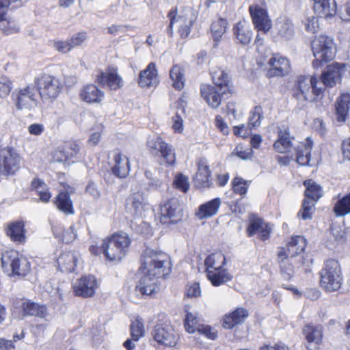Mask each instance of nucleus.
<instances>
[{"instance_id": "1", "label": "nucleus", "mask_w": 350, "mask_h": 350, "mask_svg": "<svg viewBox=\"0 0 350 350\" xmlns=\"http://www.w3.org/2000/svg\"><path fill=\"white\" fill-rule=\"evenodd\" d=\"M312 49L315 57L312 62L315 69L323 68L320 80L314 77L299 76L293 88V96L298 100L312 102L321 99L323 91L328 85V42L327 37L321 35L312 42Z\"/></svg>"}, {"instance_id": "2", "label": "nucleus", "mask_w": 350, "mask_h": 350, "mask_svg": "<svg viewBox=\"0 0 350 350\" xmlns=\"http://www.w3.org/2000/svg\"><path fill=\"white\" fill-rule=\"evenodd\" d=\"M141 269L154 277L164 278L171 271L170 256L165 252L147 248L142 254Z\"/></svg>"}, {"instance_id": "3", "label": "nucleus", "mask_w": 350, "mask_h": 350, "mask_svg": "<svg viewBox=\"0 0 350 350\" xmlns=\"http://www.w3.org/2000/svg\"><path fill=\"white\" fill-rule=\"evenodd\" d=\"M304 185L306 187L305 198L297 217L307 220L312 219L315 204L322 197L323 191L321 187L311 179L305 180Z\"/></svg>"}, {"instance_id": "4", "label": "nucleus", "mask_w": 350, "mask_h": 350, "mask_svg": "<svg viewBox=\"0 0 350 350\" xmlns=\"http://www.w3.org/2000/svg\"><path fill=\"white\" fill-rule=\"evenodd\" d=\"M36 90L43 100L55 99L63 88L60 80L51 75L41 73L34 79Z\"/></svg>"}, {"instance_id": "5", "label": "nucleus", "mask_w": 350, "mask_h": 350, "mask_svg": "<svg viewBox=\"0 0 350 350\" xmlns=\"http://www.w3.org/2000/svg\"><path fill=\"white\" fill-rule=\"evenodd\" d=\"M130 244L131 239L126 233H116L106 239L103 254L110 261L120 260L125 256Z\"/></svg>"}, {"instance_id": "6", "label": "nucleus", "mask_w": 350, "mask_h": 350, "mask_svg": "<svg viewBox=\"0 0 350 350\" xmlns=\"http://www.w3.org/2000/svg\"><path fill=\"white\" fill-rule=\"evenodd\" d=\"M21 157L11 148L0 151V178L14 175L20 168Z\"/></svg>"}, {"instance_id": "7", "label": "nucleus", "mask_w": 350, "mask_h": 350, "mask_svg": "<svg viewBox=\"0 0 350 350\" xmlns=\"http://www.w3.org/2000/svg\"><path fill=\"white\" fill-rule=\"evenodd\" d=\"M230 88L223 86L218 88L208 84H202L200 87V93L202 98L212 108H217L222 100L226 99L230 94Z\"/></svg>"}, {"instance_id": "8", "label": "nucleus", "mask_w": 350, "mask_h": 350, "mask_svg": "<svg viewBox=\"0 0 350 350\" xmlns=\"http://www.w3.org/2000/svg\"><path fill=\"white\" fill-rule=\"evenodd\" d=\"M160 221L162 224H176L183 217V209L176 198H171L161 205Z\"/></svg>"}, {"instance_id": "9", "label": "nucleus", "mask_w": 350, "mask_h": 350, "mask_svg": "<svg viewBox=\"0 0 350 350\" xmlns=\"http://www.w3.org/2000/svg\"><path fill=\"white\" fill-rule=\"evenodd\" d=\"M152 338L159 345L174 347L176 344L177 336L174 329L169 325L157 324L152 331Z\"/></svg>"}, {"instance_id": "10", "label": "nucleus", "mask_w": 350, "mask_h": 350, "mask_svg": "<svg viewBox=\"0 0 350 350\" xmlns=\"http://www.w3.org/2000/svg\"><path fill=\"white\" fill-rule=\"evenodd\" d=\"M148 146L152 153L160 152L164 161L170 165L176 163V154L174 149L165 142L161 137H157L148 141Z\"/></svg>"}, {"instance_id": "11", "label": "nucleus", "mask_w": 350, "mask_h": 350, "mask_svg": "<svg viewBox=\"0 0 350 350\" xmlns=\"http://www.w3.org/2000/svg\"><path fill=\"white\" fill-rule=\"evenodd\" d=\"M249 11L255 28L264 33L267 32L271 27V21L265 9L258 5H250Z\"/></svg>"}, {"instance_id": "12", "label": "nucleus", "mask_w": 350, "mask_h": 350, "mask_svg": "<svg viewBox=\"0 0 350 350\" xmlns=\"http://www.w3.org/2000/svg\"><path fill=\"white\" fill-rule=\"evenodd\" d=\"M97 288L96 280L92 275L81 277L73 286L75 295L83 297H92Z\"/></svg>"}, {"instance_id": "13", "label": "nucleus", "mask_w": 350, "mask_h": 350, "mask_svg": "<svg viewBox=\"0 0 350 350\" xmlns=\"http://www.w3.org/2000/svg\"><path fill=\"white\" fill-rule=\"evenodd\" d=\"M126 208L131 214L142 216V213L149 208V204L141 192L131 194L126 200Z\"/></svg>"}, {"instance_id": "14", "label": "nucleus", "mask_w": 350, "mask_h": 350, "mask_svg": "<svg viewBox=\"0 0 350 350\" xmlns=\"http://www.w3.org/2000/svg\"><path fill=\"white\" fill-rule=\"evenodd\" d=\"M34 87L28 85L21 89L17 94L16 106L18 109H30L36 105V92Z\"/></svg>"}, {"instance_id": "15", "label": "nucleus", "mask_w": 350, "mask_h": 350, "mask_svg": "<svg viewBox=\"0 0 350 350\" xmlns=\"http://www.w3.org/2000/svg\"><path fill=\"white\" fill-rule=\"evenodd\" d=\"M268 64L269 66L268 75L270 77L284 76L289 72L291 68L289 61L278 54L270 58Z\"/></svg>"}, {"instance_id": "16", "label": "nucleus", "mask_w": 350, "mask_h": 350, "mask_svg": "<svg viewBox=\"0 0 350 350\" xmlns=\"http://www.w3.org/2000/svg\"><path fill=\"white\" fill-rule=\"evenodd\" d=\"M198 188H209L212 185L211 171L206 159H200L198 163V172L194 178Z\"/></svg>"}, {"instance_id": "17", "label": "nucleus", "mask_w": 350, "mask_h": 350, "mask_svg": "<svg viewBox=\"0 0 350 350\" xmlns=\"http://www.w3.org/2000/svg\"><path fill=\"white\" fill-rule=\"evenodd\" d=\"M138 83L142 88H150L159 83L156 64L150 62L139 75Z\"/></svg>"}, {"instance_id": "18", "label": "nucleus", "mask_w": 350, "mask_h": 350, "mask_svg": "<svg viewBox=\"0 0 350 350\" xmlns=\"http://www.w3.org/2000/svg\"><path fill=\"white\" fill-rule=\"evenodd\" d=\"M295 139L288 129L280 130L278 139L273 144V148L279 153L289 152L293 148H295Z\"/></svg>"}, {"instance_id": "19", "label": "nucleus", "mask_w": 350, "mask_h": 350, "mask_svg": "<svg viewBox=\"0 0 350 350\" xmlns=\"http://www.w3.org/2000/svg\"><path fill=\"white\" fill-rule=\"evenodd\" d=\"M312 141L308 137L304 142L295 139V152L297 162L301 165H307L310 159Z\"/></svg>"}, {"instance_id": "20", "label": "nucleus", "mask_w": 350, "mask_h": 350, "mask_svg": "<svg viewBox=\"0 0 350 350\" xmlns=\"http://www.w3.org/2000/svg\"><path fill=\"white\" fill-rule=\"evenodd\" d=\"M8 4L9 0H0V30L7 35L19 31L18 25L14 20L5 17Z\"/></svg>"}, {"instance_id": "21", "label": "nucleus", "mask_w": 350, "mask_h": 350, "mask_svg": "<svg viewBox=\"0 0 350 350\" xmlns=\"http://www.w3.org/2000/svg\"><path fill=\"white\" fill-rule=\"evenodd\" d=\"M143 272L144 275L139 280L135 291L142 296L152 295L158 289L157 279L159 278L150 275L146 273L145 271H143Z\"/></svg>"}, {"instance_id": "22", "label": "nucleus", "mask_w": 350, "mask_h": 350, "mask_svg": "<svg viewBox=\"0 0 350 350\" xmlns=\"http://www.w3.org/2000/svg\"><path fill=\"white\" fill-rule=\"evenodd\" d=\"M97 83L102 85H107L111 90H116L122 85V80L116 70H109L104 72H100L97 75Z\"/></svg>"}, {"instance_id": "23", "label": "nucleus", "mask_w": 350, "mask_h": 350, "mask_svg": "<svg viewBox=\"0 0 350 350\" xmlns=\"http://www.w3.org/2000/svg\"><path fill=\"white\" fill-rule=\"evenodd\" d=\"M350 109V94H342L336 100L335 104L336 120L340 124L344 123L349 116Z\"/></svg>"}, {"instance_id": "24", "label": "nucleus", "mask_w": 350, "mask_h": 350, "mask_svg": "<svg viewBox=\"0 0 350 350\" xmlns=\"http://www.w3.org/2000/svg\"><path fill=\"white\" fill-rule=\"evenodd\" d=\"M79 96L88 103H99L103 100L105 94L96 85L90 84L81 90Z\"/></svg>"}, {"instance_id": "25", "label": "nucleus", "mask_w": 350, "mask_h": 350, "mask_svg": "<svg viewBox=\"0 0 350 350\" xmlns=\"http://www.w3.org/2000/svg\"><path fill=\"white\" fill-rule=\"evenodd\" d=\"M343 278L338 261L329 259V292L339 291Z\"/></svg>"}, {"instance_id": "26", "label": "nucleus", "mask_w": 350, "mask_h": 350, "mask_svg": "<svg viewBox=\"0 0 350 350\" xmlns=\"http://www.w3.org/2000/svg\"><path fill=\"white\" fill-rule=\"evenodd\" d=\"M248 314V311L246 309L237 308L233 312L224 316L223 326L226 329H232L237 325L243 323Z\"/></svg>"}, {"instance_id": "27", "label": "nucleus", "mask_w": 350, "mask_h": 350, "mask_svg": "<svg viewBox=\"0 0 350 350\" xmlns=\"http://www.w3.org/2000/svg\"><path fill=\"white\" fill-rule=\"evenodd\" d=\"M115 165L112 167V173L117 177L122 178L129 175L130 172L129 161L127 157L117 152L113 156Z\"/></svg>"}, {"instance_id": "28", "label": "nucleus", "mask_w": 350, "mask_h": 350, "mask_svg": "<svg viewBox=\"0 0 350 350\" xmlns=\"http://www.w3.org/2000/svg\"><path fill=\"white\" fill-rule=\"evenodd\" d=\"M78 260L77 255L69 251L62 254L57 259L58 269L62 272L71 273L75 271Z\"/></svg>"}, {"instance_id": "29", "label": "nucleus", "mask_w": 350, "mask_h": 350, "mask_svg": "<svg viewBox=\"0 0 350 350\" xmlns=\"http://www.w3.org/2000/svg\"><path fill=\"white\" fill-rule=\"evenodd\" d=\"M220 205V198H214L208 202L201 204L196 213V216L200 219L211 217L217 213Z\"/></svg>"}, {"instance_id": "30", "label": "nucleus", "mask_w": 350, "mask_h": 350, "mask_svg": "<svg viewBox=\"0 0 350 350\" xmlns=\"http://www.w3.org/2000/svg\"><path fill=\"white\" fill-rule=\"evenodd\" d=\"M206 275L211 284L215 286H220L232 279L231 275L223 268L210 269L206 271Z\"/></svg>"}, {"instance_id": "31", "label": "nucleus", "mask_w": 350, "mask_h": 350, "mask_svg": "<svg viewBox=\"0 0 350 350\" xmlns=\"http://www.w3.org/2000/svg\"><path fill=\"white\" fill-rule=\"evenodd\" d=\"M55 204L59 211L66 215L75 213L73 203L68 192H61L56 197Z\"/></svg>"}, {"instance_id": "32", "label": "nucleus", "mask_w": 350, "mask_h": 350, "mask_svg": "<svg viewBox=\"0 0 350 350\" xmlns=\"http://www.w3.org/2000/svg\"><path fill=\"white\" fill-rule=\"evenodd\" d=\"M20 254L15 250H12L5 251L2 253L1 261V267L3 271L9 276H10L11 271L15 267L16 263L18 260Z\"/></svg>"}, {"instance_id": "33", "label": "nucleus", "mask_w": 350, "mask_h": 350, "mask_svg": "<svg viewBox=\"0 0 350 350\" xmlns=\"http://www.w3.org/2000/svg\"><path fill=\"white\" fill-rule=\"evenodd\" d=\"M228 25L227 20L223 18H219L212 23L211 32L215 42V46H217L222 36L226 33Z\"/></svg>"}, {"instance_id": "34", "label": "nucleus", "mask_w": 350, "mask_h": 350, "mask_svg": "<svg viewBox=\"0 0 350 350\" xmlns=\"http://www.w3.org/2000/svg\"><path fill=\"white\" fill-rule=\"evenodd\" d=\"M25 225L23 221H15L8 226L7 234L12 241L18 243H24L25 241Z\"/></svg>"}, {"instance_id": "35", "label": "nucleus", "mask_w": 350, "mask_h": 350, "mask_svg": "<svg viewBox=\"0 0 350 350\" xmlns=\"http://www.w3.org/2000/svg\"><path fill=\"white\" fill-rule=\"evenodd\" d=\"M22 307L24 315L36 316L42 319H45L48 315L46 307L44 305L26 301L23 303Z\"/></svg>"}, {"instance_id": "36", "label": "nucleus", "mask_w": 350, "mask_h": 350, "mask_svg": "<svg viewBox=\"0 0 350 350\" xmlns=\"http://www.w3.org/2000/svg\"><path fill=\"white\" fill-rule=\"evenodd\" d=\"M306 246V240L301 236L293 237L288 243V252L291 255V258L295 257L303 252Z\"/></svg>"}, {"instance_id": "37", "label": "nucleus", "mask_w": 350, "mask_h": 350, "mask_svg": "<svg viewBox=\"0 0 350 350\" xmlns=\"http://www.w3.org/2000/svg\"><path fill=\"white\" fill-rule=\"evenodd\" d=\"M226 264V257L221 252L213 253L208 256L205 260L206 271L210 269L223 268Z\"/></svg>"}, {"instance_id": "38", "label": "nucleus", "mask_w": 350, "mask_h": 350, "mask_svg": "<svg viewBox=\"0 0 350 350\" xmlns=\"http://www.w3.org/2000/svg\"><path fill=\"white\" fill-rule=\"evenodd\" d=\"M234 34L237 40L242 44L245 45L250 43L252 32L248 27H245L243 23H238L233 28Z\"/></svg>"}, {"instance_id": "39", "label": "nucleus", "mask_w": 350, "mask_h": 350, "mask_svg": "<svg viewBox=\"0 0 350 350\" xmlns=\"http://www.w3.org/2000/svg\"><path fill=\"white\" fill-rule=\"evenodd\" d=\"M303 333L309 343L318 344L321 341L322 329L321 326L308 325L304 328Z\"/></svg>"}, {"instance_id": "40", "label": "nucleus", "mask_w": 350, "mask_h": 350, "mask_svg": "<svg viewBox=\"0 0 350 350\" xmlns=\"http://www.w3.org/2000/svg\"><path fill=\"white\" fill-rule=\"evenodd\" d=\"M170 78L173 81V87L178 90L183 88L185 78L183 69L178 65L174 66L170 70Z\"/></svg>"}, {"instance_id": "41", "label": "nucleus", "mask_w": 350, "mask_h": 350, "mask_svg": "<svg viewBox=\"0 0 350 350\" xmlns=\"http://www.w3.org/2000/svg\"><path fill=\"white\" fill-rule=\"evenodd\" d=\"M12 269L14 270L11 271L10 276H25L30 271V263L25 257L20 255L16 263L15 267H14Z\"/></svg>"}, {"instance_id": "42", "label": "nucleus", "mask_w": 350, "mask_h": 350, "mask_svg": "<svg viewBox=\"0 0 350 350\" xmlns=\"http://www.w3.org/2000/svg\"><path fill=\"white\" fill-rule=\"evenodd\" d=\"M334 211L336 216H345L350 213V193L336 203Z\"/></svg>"}, {"instance_id": "43", "label": "nucleus", "mask_w": 350, "mask_h": 350, "mask_svg": "<svg viewBox=\"0 0 350 350\" xmlns=\"http://www.w3.org/2000/svg\"><path fill=\"white\" fill-rule=\"evenodd\" d=\"M344 67L341 64L334 62L329 64V88L340 82Z\"/></svg>"}, {"instance_id": "44", "label": "nucleus", "mask_w": 350, "mask_h": 350, "mask_svg": "<svg viewBox=\"0 0 350 350\" xmlns=\"http://www.w3.org/2000/svg\"><path fill=\"white\" fill-rule=\"evenodd\" d=\"M214 86L221 88L223 86L229 88V76L224 70L218 69L211 73Z\"/></svg>"}, {"instance_id": "45", "label": "nucleus", "mask_w": 350, "mask_h": 350, "mask_svg": "<svg viewBox=\"0 0 350 350\" xmlns=\"http://www.w3.org/2000/svg\"><path fill=\"white\" fill-rule=\"evenodd\" d=\"M144 326L143 321L140 318H137L131 324V334L132 339L135 341H137L139 338L144 335Z\"/></svg>"}, {"instance_id": "46", "label": "nucleus", "mask_w": 350, "mask_h": 350, "mask_svg": "<svg viewBox=\"0 0 350 350\" xmlns=\"http://www.w3.org/2000/svg\"><path fill=\"white\" fill-rule=\"evenodd\" d=\"M250 181H247L241 177H235L232 180V189L234 193L241 196L245 195L247 191V188Z\"/></svg>"}, {"instance_id": "47", "label": "nucleus", "mask_w": 350, "mask_h": 350, "mask_svg": "<svg viewBox=\"0 0 350 350\" xmlns=\"http://www.w3.org/2000/svg\"><path fill=\"white\" fill-rule=\"evenodd\" d=\"M314 10L321 18L328 17V0H313Z\"/></svg>"}, {"instance_id": "48", "label": "nucleus", "mask_w": 350, "mask_h": 350, "mask_svg": "<svg viewBox=\"0 0 350 350\" xmlns=\"http://www.w3.org/2000/svg\"><path fill=\"white\" fill-rule=\"evenodd\" d=\"M278 29L280 36L286 39H290L293 35V25L289 20H284L283 22H281Z\"/></svg>"}, {"instance_id": "49", "label": "nucleus", "mask_w": 350, "mask_h": 350, "mask_svg": "<svg viewBox=\"0 0 350 350\" xmlns=\"http://www.w3.org/2000/svg\"><path fill=\"white\" fill-rule=\"evenodd\" d=\"M12 81L8 77L3 76L0 78V98H6L12 89Z\"/></svg>"}, {"instance_id": "50", "label": "nucleus", "mask_w": 350, "mask_h": 350, "mask_svg": "<svg viewBox=\"0 0 350 350\" xmlns=\"http://www.w3.org/2000/svg\"><path fill=\"white\" fill-rule=\"evenodd\" d=\"M263 118V111L260 106H256L251 112L250 117V125L252 127L258 126Z\"/></svg>"}, {"instance_id": "51", "label": "nucleus", "mask_w": 350, "mask_h": 350, "mask_svg": "<svg viewBox=\"0 0 350 350\" xmlns=\"http://www.w3.org/2000/svg\"><path fill=\"white\" fill-rule=\"evenodd\" d=\"M185 327L189 333H194L200 326L196 317L192 313H187L185 319Z\"/></svg>"}, {"instance_id": "52", "label": "nucleus", "mask_w": 350, "mask_h": 350, "mask_svg": "<svg viewBox=\"0 0 350 350\" xmlns=\"http://www.w3.org/2000/svg\"><path fill=\"white\" fill-rule=\"evenodd\" d=\"M265 223L260 218L256 217L250 220V225L247 228V235L252 237L263 227Z\"/></svg>"}, {"instance_id": "53", "label": "nucleus", "mask_w": 350, "mask_h": 350, "mask_svg": "<svg viewBox=\"0 0 350 350\" xmlns=\"http://www.w3.org/2000/svg\"><path fill=\"white\" fill-rule=\"evenodd\" d=\"M174 184L176 187L184 193H186L189 187L188 178L182 174H179L175 177Z\"/></svg>"}, {"instance_id": "54", "label": "nucleus", "mask_w": 350, "mask_h": 350, "mask_svg": "<svg viewBox=\"0 0 350 350\" xmlns=\"http://www.w3.org/2000/svg\"><path fill=\"white\" fill-rule=\"evenodd\" d=\"M70 159L65 148L59 147L52 153V160L54 162H64Z\"/></svg>"}, {"instance_id": "55", "label": "nucleus", "mask_w": 350, "mask_h": 350, "mask_svg": "<svg viewBox=\"0 0 350 350\" xmlns=\"http://www.w3.org/2000/svg\"><path fill=\"white\" fill-rule=\"evenodd\" d=\"M86 32L81 31L74 34L68 40L72 49L79 46L86 40Z\"/></svg>"}, {"instance_id": "56", "label": "nucleus", "mask_w": 350, "mask_h": 350, "mask_svg": "<svg viewBox=\"0 0 350 350\" xmlns=\"http://www.w3.org/2000/svg\"><path fill=\"white\" fill-rule=\"evenodd\" d=\"M281 273L286 280H290L293 275V265L289 261L280 263Z\"/></svg>"}, {"instance_id": "57", "label": "nucleus", "mask_w": 350, "mask_h": 350, "mask_svg": "<svg viewBox=\"0 0 350 350\" xmlns=\"http://www.w3.org/2000/svg\"><path fill=\"white\" fill-rule=\"evenodd\" d=\"M64 146L65 150H66L70 159L76 156L80 150V147H79V144H77L76 142H66V143H65Z\"/></svg>"}, {"instance_id": "58", "label": "nucleus", "mask_w": 350, "mask_h": 350, "mask_svg": "<svg viewBox=\"0 0 350 350\" xmlns=\"http://www.w3.org/2000/svg\"><path fill=\"white\" fill-rule=\"evenodd\" d=\"M85 192L95 200L100 197V191L98 189L96 185L92 181L88 183L85 188Z\"/></svg>"}, {"instance_id": "59", "label": "nucleus", "mask_w": 350, "mask_h": 350, "mask_svg": "<svg viewBox=\"0 0 350 350\" xmlns=\"http://www.w3.org/2000/svg\"><path fill=\"white\" fill-rule=\"evenodd\" d=\"M31 187L33 189L36 190L37 194L49 190L47 185L40 179H34L31 182Z\"/></svg>"}, {"instance_id": "60", "label": "nucleus", "mask_w": 350, "mask_h": 350, "mask_svg": "<svg viewBox=\"0 0 350 350\" xmlns=\"http://www.w3.org/2000/svg\"><path fill=\"white\" fill-rule=\"evenodd\" d=\"M201 293L200 284L198 283H193L188 286L186 291V295L188 297H197Z\"/></svg>"}, {"instance_id": "61", "label": "nucleus", "mask_w": 350, "mask_h": 350, "mask_svg": "<svg viewBox=\"0 0 350 350\" xmlns=\"http://www.w3.org/2000/svg\"><path fill=\"white\" fill-rule=\"evenodd\" d=\"M277 256V261L278 264L289 261V258L291 257V255L288 252V247L286 249L284 247H280Z\"/></svg>"}, {"instance_id": "62", "label": "nucleus", "mask_w": 350, "mask_h": 350, "mask_svg": "<svg viewBox=\"0 0 350 350\" xmlns=\"http://www.w3.org/2000/svg\"><path fill=\"white\" fill-rule=\"evenodd\" d=\"M198 331L200 333L205 335L207 338L212 339V340L215 339L217 336L216 333L215 332H213L211 327H210L208 325H206V326L200 325L199 327V328L198 329Z\"/></svg>"}, {"instance_id": "63", "label": "nucleus", "mask_w": 350, "mask_h": 350, "mask_svg": "<svg viewBox=\"0 0 350 350\" xmlns=\"http://www.w3.org/2000/svg\"><path fill=\"white\" fill-rule=\"evenodd\" d=\"M70 45L69 40H68L67 41H57L55 43L54 46L59 52L65 53L72 49Z\"/></svg>"}, {"instance_id": "64", "label": "nucleus", "mask_w": 350, "mask_h": 350, "mask_svg": "<svg viewBox=\"0 0 350 350\" xmlns=\"http://www.w3.org/2000/svg\"><path fill=\"white\" fill-rule=\"evenodd\" d=\"M76 238V234L72 226L64 231L62 234V241L66 243L72 242Z\"/></svg>"}]
</instances>
